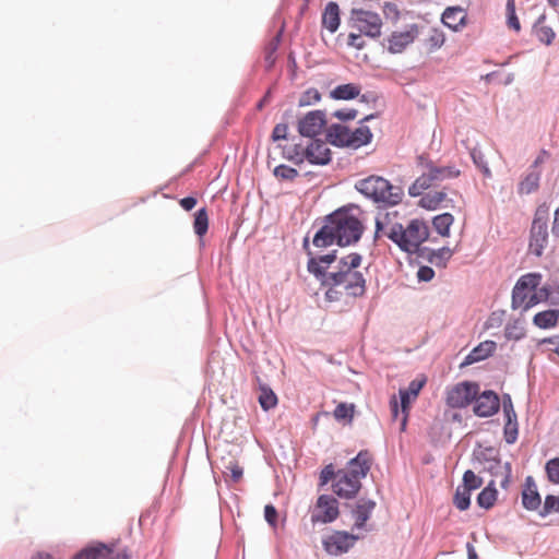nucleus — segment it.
Returning <instances> with one entry per match:
<instances>
[{
	"instance_id": "nucleus-57",
	"label": "nucleus",
	"mask_w": 559,
	"mask_h": 559,
	"mask_svg": "<svg viewBox=\"0 0 559 559\" xmlns=\"http://www.w3.org/2000/svg\"><path fill=\"white\" fill-rule=\"evenodd\" d=\"M452 254H453V251L448 247H443V248L439 249L436 253V255H438L444 260H449L452 257Z\"/></svg>"
},
{
	"instance_id": "nucleus-31",
	"label": "nucleus",
	"mask_w": 559,
	"mask_h": 559,
	"mask_svg": "<svg viewBox=\"0 0 559 559\" xmlns=\"http://www.w3.org/2000/svg\"><path fill=\"white\" fill-rule=\"evenodd\" d=\"M559 318L558 310H546L534 316L533 322L540 329H550L556 326Z\"/></svg>"
},
{
	"instance_id": "nucleus-41",
	"label": "nucleus",
	"mask_w": 559,
	"mask_h": 559,
	"mask_svg": "<svg viewBox=\"0 0 559 559\" xmlns=\"http://www.w3.org/2000/svg\"><path fill=\"white\" fill-rule=\"evenodd\" d=\"M320 99H321L320 92L317 88L311 87L301 94V96L298 100V105L300 107H306V106H310V105H313V104L320 102Z\"/></svg>"
},
{
	"instance_id": "nucleus-21",
	"label": "nucleus",
	"mask_w": 559,
	"mask_h": 559,
	"mask_svg": "<svg viewBox=\"0 0 559 559\" xmlns=\"http://www.w3.org/2000/svg\"><path fill=\"white\" fill-rule=\"evenodd\" d=\"M522 504L528 511H535L542 504V498L537 491V486L532 476H527L525 478L522 490Z\"/></svg>"
},
{
	"instance_id": "nucleus-36",
	"label": "nucleus",
	"mask_w": 559,
	"mask_h": 559,
	"mask_svg": "<svg viewBox=\"0 0 559 559\" xmlns=\"http://www.w3.org/2000/svg\"><path fill=\"white\" fill-rule=\"evenodd\" d=\"M223 474L229 477L234 483H238L242 478L243 469L236 460L231 459L224 464Z\"/></svg>"
},
{
	"instance_id": "nucleus-58",
	"label": "nucleus",
	"mask_w": 559,
	"mask_h": 559,
	"mask_svg": "<svg viewBox=\"0 0 559 559\" xmlns=\"http://www.w3.org/2000/svg\"><path fill=\"white\" fill-rule=\"evenodd\" d=\"M32 559H52L51 555L45 552H38L32 557Z\"/></svg>"
},
{
	"instance_id": "nucleus-22",
	"label": "nucleus",
	"mask_w": 559,
	"mask_h": 559,
	"mask_svg": "<svg viewBox=\"0 0 559 559\" xmlns=\"http://www.w3.org/2000/svg\"><path fill=\"white\" fill-rule=\"evenodd\" d=\"M503 412L507 419L504 426V436L508 443H513L516 439L518 428H516V414L514 412L511 399L503 401Z\"/></svg>"
},
{
	"instance_id": "nucleus-28",
	"label": "nucleus",
	"mask_w": 559,
	"mask_h": 559,
	"mask_svg": "<svg viewBox=\"0 0 559 559\" xmlns=\"http://www.w3.org/2000/svg\"><path fill=\"white\" fill-rule=\"evenodd\" d=\"M307 145L301 143L287 144L283 146V156L296 165H301L306 160Z\"/></svg>"
},
{
	"instance_id": "nucleus-2",
	"label": "nucleus",
	"mask_w": 559,
	"mask_h": 559,
	"mask_svg": "<svg viewBox=\"0 0 559 559\" xmlns=\"http://www.w3.org/2000/svg\"><path fill=\"white\" fill-rule=\"evenodd\" d=\"M376 238L386 237L401 250L414 253L429 237V227L423 219H412L406 227L399 222V212H386L376 219Z\"/></svg>"
},
{
	"instance_id": "nucleus-12",
	"label": "nucleus",
	"mask_w": 559,
	"mask_h": 559,
	"mask_svg": "<svg viewBox=\"0 0 559 559\" xmlns=\"http://www.w3.org/2000/svg\"><path fill=\"white\" fill-rule=\"evenodd\" d=\"M479 393V385L475 382H460L448 390L447 404L452 408L468 406Z\"/></svg>"
},
{
	"instance_id": "nucleus-26",
	"label": "nucleus",
	"mask_w": 559,
	"mask_h": 559,
	"mask_svg": "<svg viewBox=\"0 0 559 559\" xmlns=\"http://www.w3.org/2000/svg\"><path fill=\"white\" fill-rule=\"evenodd\" d=\"M444 202H450L444 191H429L420 198L418 204L425 210L435 211L441 207Z\"/></svg>"
},
{
	"instance_id": "nucleus-46",
	"label": "nucleus",
	"mask_w": 559,
	"mask_h": 559,
	"mask_svg": "<svg viewBox=\"0 0 559 559\" xmlns=\"http://www.w3.org/2000/svg\"><path fill=\"white\" fill-rule=\"evenodd\" d=\"M364 36H365L364 33H360L357 31L349 33L348 39H347L348 46L356 48L358 50L365 48L366 41L362 38Z\"/></svg>"
},
{
	"instance_id": "nucleus-16",
	"label": "nucleus",
	"mask_w": 559,
	"mask_h": 559,
	"mask_svg": "<svg viewBox=\"0 0 559 559\" xmlns=\"http://www.w3.org/2000/svg\"><path fill=\"white\" fill-rule=\"evenodd\" d=\"M326 124L325 115L321 110L308 112L299 120L298 131L302 136L313 138L320 134Z\"/></svg>"
},
{
	"instance_id": "nucleus-25",
	"label": "nucleus",
	"mask_w": 559,
	"mask_h": 559,
	"mask_svg": "<svg viewBox=\"0 0 559 559\" xmlns=\"http://www.w3.org/2000/svg\"><path fill=\"white\" fill-rule=\"evenodd\" d=\"M340 8L334 1L326 4L322 14V25L330 32L335 33L340 26Z\"/></svg>"
},
{
	"instance_id": "nucleus-29",
	"label": "nucleus",
	"mask_w": 559,
	"mask_h": 559,
	"mask_svg": "<svg viewBox=\"0 0 559 559\" xmlns=\"http://www.w3.org/2000/svg\"><path fill=\"white\" fill-rule=\"evenodd\" d=\"M454 217L450 213H442L432 218V226L441 237H449Z\"/></svg>"
},
{
	"instance_id": "nucleus-35",
	"label": "nucleus",
	"mask_w": 559,
	"mask_h": 559,
	"mask_svg": "<svg viewBox=\"0 0 559 559\" xmlns=\"http://www.w3.org/2000/svg\"><path fill=\"white\" fill-rule=\"evenodd\" d=\"M193 228L195 234L200 237L206 234L209 228V216L205 209H200L197 211L194 215Z\"/></svg>"
},
{
	"instance_id": "nucleus-7",
	"label": "nucleus",
	"mask_w": 559,
	"mask_h": 559,
	"mask_svg": "<svg viewBox=\"0 0 559 559\" xmlns=\"http://www.w3.org/2000/svg\"><path fill=\"white\" fill-rule=\"evenodd\" d=\"M329 141L336 146L359 148L372 140V133L367 126H360L354 131L343 124H332L328 130Z\"/></svg>"
},
{
	"instance_id": "nucleus-10",
	"label": "nucleus",
	"mask_w": 559,
	"mask_h": 559,
	"mask_svg": "<svg viewBox=\"0 0 559 559\" xmlns=\"http://www.w3.org/2000/svg\"><path fill=\"white\" fill-rule=\"evenodd\" d=\"M131 556L129 548L120 549L117 543H95L82 549L73 559H131Z\"/></svg>"
},
{
	"instance_id": "nucleus-34",
	"label": "nucleus",
	"mask_w": 559,
	"mask_h": 559,
	"mask_svg": "<svg viewBox=\"0 0 559 559\" xmlns=\"http://www.w3.org/2000/svg\"><path fill=\"white\" fill-rule=\"evenodd\" d=\"M259 403L264 411H269L277 405V396L272 389L261 385Z\"/></svg>"
},
{
	"instance_id": "nucleus-55",
	"label": "nucleus",
	"mask_w": 559,
	"mask_h": 559,
	"mask_svg": "<svg viewBox=\"0 0 559 559\" xmlns=\"http://www.w3.org/2000/svg\"><path fill=\"white\" fill-rule=\"evenodd\" d=\"M383 12L386 15L393 14L394 16L399 15L397 8L394 3L385 2L383 5Z\"/></svg>"
},
{
	"instance_id": "nucleus-19",
	"label": "nucleus",
	"mask_w": 559,
	"mask_h": 559,
	"mask_svg": "<svg viewBox=\"0 0 559 559\" xmlns=\"http://www.w3.org/2000/svg\"><path fill=\"white\" fill-rule=\"evenodd\" d=\"M548 242L547 226L534 221L531 229L530 251L536 257H540Z\"/></svg>"
},
{
	"instance_id": "nucleus-38",
	"label": "nucleus",
	"mask_w": 559,
	"mask_h": 559,
	"mask_svg": "<svg viewBox=\"0 0 559 559\" xmlns=\"http://www.w3.org/2000/svg\"><path fill=\"white\" fill-rule=\"evenodd\" d=\"M274 176L282 181H293L298 177L297 169L287 166V165H278L273 170Z\"/></svg>"
},
{
	"instance_id": "nucleus-6",
	"label": "nucleus",
	"mask_w": 559,
	"mask_h": 559,
	"mask_svg": "<svg viewBox=\"0 0 559 559\" xmlns=\"http://www.w3.org/2000/svg\"><path fill=\"white\" fill-rule=\"evenodd\" d=\"M419 163L424 167V173L409 187L408 193L412 197H418L424 190L461 175L460 169L455 166H437L424 156L419 157Z\"/></svg>"
},
{
	"instance_id": "nucleus-51",
	"label": "nucleus",
	"mask_w": 559,
	"mask_h": 559,
	"mask_svg": "<svg viewBox=\"0 0 559 559\" xmlns=\"http://www.w3.org/2000/svg\"><path fill=\"white\" fill-rule=\"evenodd\" d=\"M417 276L419 281L429 282L435 276V271L430 266H420Z\"/></svg>"
},
{
	"instance_id": "nucleus-45",
	"label": "nucleus",
	"mask_w": 559,
	"mask_h": 559,
	"mask_svg": "<svg viewBox=\"0 0 559 559\" xmlns=\"http://www.w3.org/2000/svg\"><path fill=\"white\" fill-rule=\"evenodd\" d=\"M546 473L551 483L559 484V457L546 463Z\"/></svg>"
},
{
	"instance_id": "nucleus-11",
	"label": "nucleus",
	"mask_w": 559,
	"mask_h": 559,
	"mask_svg": "<svg viewBox=\"0 0 559 559\" xmlns=\"http://www.w3.org/2000/svg\"><path fill=\"white\" fill-rule=\"evenodd\" d=\"M550 157V154L546 150H540L535 160L528 168V170L524 174L522 179L518 185V193L521 195L531 194L538 190L539 181L542 176L540 166L546 163V160Z\"/></svg>"
},
{
	"instance_id": "nucleus-44",
	"label": "nucleus",
	"mask_w": 559,
	"mask_h": 559,
	"mask_svg": "<svg viewBox=\"0 0 559 559\" xmlns=\"http://www.w3.org/2000/svg\"><path fill=\"white\" fill-rule=\"evenodd\" d=\"M552 512H559V497L548 495L545 498L544 506L539 514L542 516H546Z\"/></svg>"
},
{
	"instance_id": "nucleus-15",
	"label": "nucleus",
	"mask_w": 559,
	"mask_h": 559,
	"mask_svg": "<svg viewBox=\"0 0 559 559\" xmlns=\"http://www.w3.org/2000/svg\"><path fill=\"white\" fill-rule=\"evenodd\" d=\"M426 383V378L423 377L421 379H415L413 380L407 389H401L400 390V397H401V408H402V418H401V430L404 431L407 424L408 418V411L411 403L415 401L420 392V390L424 388Z\"/></svg>"
},
{
	"instance_id": "nucleus-23",
	"label": "nucleus",
	"mask_w": 559,
	"mask_h": 559,
	"mask_svg": "<svg viewBox=\"0 0 559 559\" xmlns=\"http://www.w3.org/2000/svg\"><path fill=\"white\" fill-rule=\"evenodd\" d=\"M374 508L376 502L373 500L360 499L353 511L355 527H364Z\"/></svg>"
},
{
	"instance_id": "nucleus-5",
	"label": "nucleus",
	"mask_w": 559,
	"mask_h": 559,
	"mask_svg": "<svg viewBox=\"0 0 559 559\" xmlns=\"http://www.w3.org/2000/svg\"><path fill=\"white\" fill-rule=\"evenodd\" d=\"M358 192L376 203L396 205L402 201L403 190L381 176H369L355 183Z\"/></svg>"
},
{
	"instance_id": "nucleus-24",
	"label": "nucleus",
	"mask_w": 559,
	"mask_h": 559,
	"mask_svg": "<svg viewBox=\"0 0 559 559\" xmlns=\"http://www.w3.org/2000/svg\"><path fill=\"white\" fill-rule=\"evenodd\" d=\"M466 13L460 7L447 8L442 14V23L453 29L457 31L465 24Z\"/></svg>"
},
{
	"instance_id": "nucleus-49",
	"label": "nucleus",
	"mask_w": 559,
	"mask_h": 559,
	"mask_svg": "<svg viewBox=\"0 0 559 559\" xmlns=\"http://www.w3.org/2000/svg\"><path fill=\"white\" fill-rule=\"evenodd\" d=\"M444 35L435 29L428 38L429 47L431 49L440 48L444 44Z\"/></svg>"
},
{
	"instance_id": "nucleus-3",
	"label": "nucleus",
	"mask_w": 559,
	"mask_h": 559,
	"mask_svg": "<svg viewBox=\"0 0 559 559\" xmlns=\"http://www.w3.org/2000/svg\"><path fill=\"white\" fill-rule=\"evenodd\" d=\"M362 233L361 221L349 210L341 209L326 216L312 243L317 248H326L333 243L341 247L349 246L356 243Z\"/></svg>"
},
{
	"instance_id": "nucleus-9",
	"label": "nucleus",
	"mask_w": 559,
	"mask_h": 559,
	"mask_svg": "<svg viewBox=\"0 0 559 559\" xmlns=\"http://www.w3.org/2000/svg\"><path fill=\"white\" fill-rule=\"evenodd\" d=\"M349 24L353 29L364 33L369 38H378L382 34V19L378 13L369 10L353 9Z\"/></svg>"
},
{
	"instance_id": "nucleus-56",
	"label": "nucleus",
	"mask_w": 559,
	"mask_h": 559,
	"mask_svg": "<svg viewBox=\"0 0 559 559\" xmlns=\"http://www.w3.org/2000/svg\"><path fill=\"white\" fill-rule=\"evenodd\" d=\"M390 408H391L392 418L397 419V417L400 415V411H399V403H397V400L395 396H393L390 401Z\"/></svg>"
},
{
	"instance_id": "nucleus-13",
	"label": "nucleus",
	"mask_w": 559,
	"mask_h": 559,
	"mask_svg": "<svg viewBox=\"0 0 559 559\" xmlns=\"http://www.w3.org/2000/svg\"><path fill=\"white\" fill-rule=\"evenodd\" d=\"M340 515L338 502L330 495H321L317 499L314 510L311 514L312 523H331Z\"/></svg>"
},
{
	"instance_id": "nucleus-17",
	"label": "nucleus",
	"mask_w": 559,
	"mask_h": 559,
	"mask_svg": "<svg viewBox=\"0 0 559 559\" xmlns=\"http://www.w3.org/2000/svg\"><path fill=\"white\" fill-rule=\"evenodd\" d=\"M474 413L479 417H489L500 407L499 396L493 391H484L474 399Z\"/></svg>"
},
{
	"instance_id": "nucleus-1",
	"label": "nucleus",
	"mask_w": 559,
	"mask_h": 559,
	"mask_svg": "<svg viewBox=\"0 0 559 559\" xmlns=\"http://www.w3.org/2000/svg\"><path fill=\"white\" fill-rule=\"evenodd\" d=\"M308 239L304 240V248L309 255L307 270L321 281L326 287L325 298L329 301H338L342 297H360L366 292V278L358 269L361 265L362 257L352 252L338 261L336 272L326 273L330 265L336 260V251L323 255H314L308 248Z\"/></svg>"
},
{
	"instance_id": "nucleus-47",
	"label": "nucleus",
	"mask_w": 559,
	"mask_h": 559,
	"mask_svg": "<svg viewBox=\"0 0 559 559\" xmlns=\"http://www.w3.org/2000/svg\"><path fill=\"white\" fill-rule=\"evenodd\" d=\"M336 472L334 471V466L332 464L326 465L320 473V485L324 486L332 480H335Z\"/></svg>"
},
{
	"instance_id": "nucleus-60",
	"label": "nucleus",
	"mask_w": 559,
	"mask_h": 559,
	"mask_svg": "<svg viewBox=\"0 0 559 559\" xmlns=\"http://www.w3.org/2000/svg\"><path fill=\"white\" fill-rule=\"evenodd\" d=\"M506 335H507L509 338H510V337L519 338V336H518V335L512 334V331H511V329H510V328H507V329H506Z\"/></svg>"
},
{
	"instance_id": "nucleus-37",
	"label": "nucleus",
	"mask_w": 559,
	"mask_h": 559,
	"mask_svg": "<svg viewBox=\"0 0 559 559\" xmlns=\"http://www.w3.org/2000/svg\"><path fill=\"white\" fill-rule=\"evenodd\" d=\"M453 503L461 511L467 510L471 504V492L459 486L454 495Z\"/></svg>"
},
{
	"instance_id": "nucleus-20",
	"label": "nucleus",
	"mask_w": 559,
	"mask_h": 559,
	"mask_svg": "<svg viewBox=\"0 0 559 559\" xmlns=\"http://www.w3.org/2000/svg\"><path fill=\"white\" fill-rule=\"evenodd\" d=\"M417 36V28H412L404 32H394L389 37L388 50L391 53H401L408 45H411Z\"/></svg>"
},
{
	"instance_id": "nucleus-59",
	"label": "nucleus",
	"mask_w": 559,
	"mask_h": 559,
	"mask_svg": "<svg viewBox=\"0 0 559 559\" xmlns=\"http://www.w3.org/2000/svg\"><path fill=\"white\" fill-rule=\"evenodd\" d=\"M552 229H559V207L555 212V219H554V226Z\"/></svg>"
},
{
	"instance_id": "nucleus-40",
	"label": "nucleus",
	"mask_w": 559,
	"mask_h": 559,
	"mask_svg": "<svg viewBox=\"0 0 559 559\" xmlns=\"http://www.w3.org/2000/svg\"><path fill=\"white\" fill-rule=\"evenodd\" d=\"M483 485V479L477 476L473 471L468 469L463 475V485L461 486L464 489H467V491L472 492V490H475Z\"/></svg>"
},
{
	"instance_id": "nucleus-64",
	"label": "nucleus",
	"mask_w": 559,
	"mask_h": 559,
	"mask_svg": "<svg viewBox=\"0 0 559 559\" xmlns=\"http://www.w3.org/2000/svg\"><path fill=\"white\" fill-rule=\"evenodd\" d=\"M475 557H476L475 554H473V555L469 554V559L475 558Z\"/></svg>"
},
{
	"instance_id": "nucleus-52",
	"label": "nucleus",
	"mask_w": 559,
	"mask_h": 559,
	"mask_svg": "<svg viewBox=\"0 0 559 559\" xmlns=\"http://www.w3.org/2000/svg\"><path fill=\"white\" fill-rule=\"evenodd\" d=\"M265 520L271 524L275 525L277 520V511L272 504H267L264 508Z\"/></svg>"
},
{
	"instance_id": "nucleus-61",
	"label": "nucleus",
	"mask_w": 559,
	"mask_h": 559,
	"mask_svg": "<svg viewBox=\"0 0 559 559\" xmlns=\"http://www.w3.org/2000/svg\"><path fill=\"white\" fill-rule=\"evenodd\" d=\"M552 8L559 7V0H547Z\"/></svg>"
},
{
	"instance_id": "nucleus-14",
	"label": "nucleus",
	"mask_w": 559,
	"mask_h": 559,
	"mask_svg": "<svg viewBox=\"0 0 559 559\" xmlns=\"http://www.w3.org/2000/svg\"><path fill=\"white\" fill-rule=\"evenodd\" d=\"M358 536L344 531H335L326 536L322 544L324 550L333 556L347 552L357 542Z\"/></svg>"
},
{
	"instance_id": "nucleus-53",
	"label": "nucleus",
	"mask_w": 559,
	"mask_h": 559,
	"mask_svg": "<svg viewBox=\"0 0 559 559\" xmlns=\"http://www.w3.org/2000/svg\"><path fill=\"white\" fill-rule=\"evenodd\" d=\"M179 203L182 209H185L186 211H190L195 206L197 199L193 197H187V198L181 199Z\"/></svg>"
},
{
	"instance_id": "nucleus-32",
	"label": "nucleus",
	"mask_w": 559,
	"mask_h": 559,
	"mask_svg": "<svg viewBox=\"0 0 559 559\" xmlns=\"http://www.w3.org/2000/svg\"><path fill=\"white\" fill-rule=\"evenodd\" d=\"M498 491L495 488V481L491 480L478 495L477 503L485 509L493 507L497 500Z\"/></svg>"
},
{
	"instance_id": "nucleus-63",
	"label": "nucleus",
	"mask_w": 559,
	"mask_h": 559,
	"mask_svg": "<svg viewBox=\"0 0 559 559\" xmlns=\"http://www.w3.org/2000/svg\"><path fill=\"white\" fill-rule=\"evenodd\" d=\"M371 117H372V116H367V117H365V118H364V121L369 120Z\"/></svg>"
},
{
	"instance_id": "nucleus-54",
	"label": "nucleus",
	"mask_w": 559,
	"mask_h": 559,
	"mask_svg": "<svg viewBox=\"0 0 559 559\" xmlns=\"http://www.w3.org/2000/svg\"><path fill=\"white\" fill-rule=\"evenodd\" d=\"M503 468H504L506 473H504L503 479L500 481V485H501V487L507 488L510 483V478H511L510 463H506Z\"/></svg>"
},
{
	"instance_id": "nucleus-39",
	"label": "nucleus",
	"mask_w": 559,
	"mask_h": 559,
	"mask_svg": "<svg viewBox=\"0 0 559 559\" xmlns=\"http://www.w3.org/2000/svg\"><path fill=\"white\" fill-rule=\"evenodd\" d=\"M507 24L516 33L521 31V24L515 13V0L507 1Z\"/></svg>"
},
{
	"instance_id": "nucleus-42",
	"label": "nucleus",
	"mask_w": 559,
	"mask_h": 559,
	"mask_svg": "<svg viewBox=\"0 0 559 559\" xmlns=\"http://www.w3.org/2000/svg\"><path fill=\"white\" fill-rule=\"evenodd\" d=\"M471 157H472L474 164L484 174V176L491 177V171L488 168L487 163H486V160L484 158V154L481 153V151L479 148H477V147L472 148L471 150Z\"/></svg>"
},
{
	"instance_id": "nucleus-27",
	"label": "nucleus",
	"mask_w": 559,
	"mask_h": 559,
	"mask_svg": "<svg viewBox=\"0 0 559 559\" xmlns=\"http://www.w3.org/2000/svg\"><path fill=\"white\" fill-rule=\"evenodd\" d=\"M496 350V343L493 341L481 342L476 346L466 357V364H474L486 359Z\"/></svg>"
},
{
	"instance_id": "nucleus-50",
	"label": "nucleus",
	"mask_w": 559,
	"mask_h": 559,
	"mask_svg": "<svg viewBox=\"0 0 559 559\" xmlns=\"http://www.w3.org/2000/svg\"><path fill=\"white\" fill-rule=\"evenodd\" d=\"M333 116L336 117L340 120H343V121L353 120L357 116V110H355V109H340V110H336L333 114Z\"/></svg>"
},
{
	"instance_id": "nucleus-30",
	"label": "nucleus",
	"mask_w": 559,
	"mask_h": 559,
	"mask_svg": "<svg viewBox=\"0 0 559 559\" xmlns=\"http://www.w3.org/2000/svg\"><path fill=\"white\" fill-rule=\"evenodd\" d=\"M360 94V87L356 84L348 83L336 86L331 92V97L334 99H354Z\"/></svg>"
},
{
	"instance_id": "nucleus-8",
	"label": "nucleus",
	"mask_w": 559,
	"mask_h": 559,
	"mask_svg": "<svg viewBox=\"0 0 559 559\" xmlns=\"http://www.w3.org/2000/svg\"><path fill=\"white\" fill-rule=\"evenodd\" d=\"M539 282L540 275L534 273L523 275L519 278L512 292L513 309L521 308L527 310L539 302L535 292Z\"/></svg>"
},
{
	"instance_id": "nucleus-43",
	"label": "nucleus",
	"mask_w": 559,
	"mask_h": 559,
	"mask_svg": "<svg viewBox=\"0 0 559 559\" xmlns=\"http://www.w3.org/2000/svg\"><path fill=\"white\" fill-rule=\"evenodd\" d=\"M354 408L353 404L341 403L334 409V417L337 420L347 419L350 421L354 416Z\"/></svg>"
},
{
	"instance_id": "nucleus-4",
	"label": "nucleus",
	"mask_w": 559,
	"mask_h": 559,
	"mask_svg": "<svg viewBox=\"0 0 559 559\" xmlns=\"http://www.w3.org/2000/svg\"><path fill=\"white\" fill-rule=\"evenodd\" d=\"M372 456L369 451H360L352 459L345 468L338 469L332 489L340 498L352 499L360 490V480L365 478L371 468Z\"/></svg>"
},
{
	"instance_id": "nucleus-33",
	"label": "nucleus",
	"mask_w": 559,
	"mask_h": 559,
	"mask_svg": "<svg viewBox=\"0 0 559 559\" xmlns=\"http://www.w3.org/2000/svg\"><path fill=\"white\" fill-rule=\"evenodd\" d=\"M545 15H540L534 25V33L539 41L550 45L555 38V32L549 27L544 25Z\"/></svg>"
},
{
	"instance_id": "nucleus-18",
	"label": "nucleus",
	"mask_w": 559,
	"mask_h": 559,
	"mask_svg": "<svg viewBox=\"0 0 559 559\" xmlns=\"http://www.w3.org/2000/svg\"><path fill=\"white\" fill-rule=\"evenodd\" d=\"M306 160L312 165H326L331 162V151L325 142L310 141L307 144Z\"/></svg>"
},
{
	"instance_id": "nucleus-62",
	"label": "nucleus",
	"mask_w": 559,
	"mask_h": 559,
	"mask_svg": "<svg viewBox=\"0 0 559 559\" xmlns=\"http://www.w3.org/2000/svg\"><path fill=\"white\" fill-rule=\"evenodd\" d=\"M555 353L559 355V345L556 347Z\"/></svg>"
},
{
	"instance_id": "nucleus-48",
	"label": "nucleus",
	"mask_w": 559,
	"mask_h": 559,
	"mask_svg": "<svg viewBox=\"0 0 559 559\" xmlns=\"http://www.w3.org/2000/svg\"><path fill=\"white\" fill-rule=\"evenodd\" d=\"M288 133V126L286 123H277L272 131V140L274 142L285 140Z\"/></svg>"
}]
</instances>
